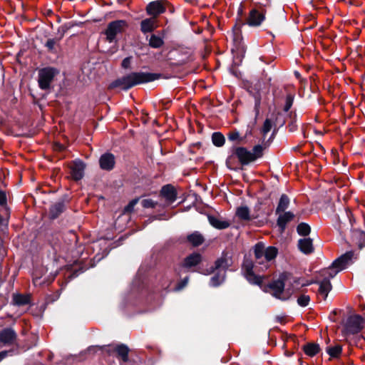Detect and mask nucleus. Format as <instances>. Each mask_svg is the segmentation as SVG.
<instances>
[{
	"mask_svg": "<svg viewBox=\"0 0 365 365\" xmlns=\"http://www.w3.org/2000/svg\"><path fill=\"white\" fill-rule=\"evenodd\" d=\"M352 238L353 241L358 245V247L361 249L365 246V232L359 230H355L352 232Z\"/></svg>",
	"mask_w": 365,
	"mask_h": 365,
	"instance_id": "23",
	"label": "nucleus"
},
{
	"mask_svg": "<svg viewBox=\"0 0 365 365\" xmlns=\"http://www.w3.org/2000/svg\"><path fill=\"white\" fill-rule=\"evenodd\" d=\"M217 272L210 279V285L212 287H217L221 284L225 279L226 272L221 270H216Z\"/></svg>",
	"mask_w": 365,
	"mask_h": 365,
	"instance_id": "26",
	"label": "nucleus"
},
{
	"mask_svg": "<svg viewBox=\"0 0 365 365\" xmlns=\"http://www.w3.org/2000/svg\"><path fill=\"white\" fill-rule=\"evenodd\" d=\"M139 199L135 198L132 200L125 207L123 210V213H130L133 211L134 207L138 203Z\"/></svg>",
	"mask_w": 365,
	"mask_h": 365,
	"instance_id": "37",
	"label": "nucleus"
},
{
	"mask_svg": "<svg viewBox=\"0 0 365 365\" xmlns=\"http://www.w3.org/2000/svg\"><path fill=\"white\" fill-rule=\"evenodd\" d=\"M6 204V195L5 192L0 190V205H5Z\"/></svg>",
	"mask_w": 365,
	"mask_h": 365,
	"instance_id": "43",
	"label": "nucleus"
},
{
	"mask_svg": "<svg viewBox=\"0 0 365 365\" xmlns=\"http://www.w3.org/2000/svg\"><path fill=\"white\" fill-rule=\"evenodd\" d=\"M274 123L275 126H279V127L284 125V124L285 123V120H284L282 115L280 113L278 112L276 114V116L274 120Z\"/></svg>",
	"mask_w": 365,
	"mask_h": 365,
	"instance_id": "40",
	"label": "nucleus"
},
{
	"mask_svg": "<svg viewBox=\"0 0 365 365\" xmlns=\"http://www.w3.org/2000/svg\"><path fill=\"white\" fill-rule=\"evenodd\" d=\"M187 241L194 247L202 245L204 242V237L197 231L187 235Z\"/></svg>",
	"mask_w": 365,
	"mask_h": 365,
	"instance_id": "24",
	"label": "nucleus"
},
{
	"mask_svg": "<svg viewBox=\"0 0 365 365\" xmlns=\"http://www.w3.org/2000/svg\"><path fill=\"white\" fill-rule=\"evenodd\" d=\"M254 252L256 264L255 265L252 260L245 258L242 264V272L250 283L260 285L262 283V278L255 274L254 268L257 269L259 266V271L267 269L271 261L277 257L278 252L274 247L270 246L265 248L262 243L258 242L254 247Z\"/></svg>",
	"mask_w": 365,
	"mask_h": 365,
	"instance_id": "1",
	"label": "nucleus"
},
{
	"mask_svg": "<svg viewBox=\"0 0 365 365\" xmlns=\"http://www.w3.org/2000/svg\"><path fill=\"white\" fill-rule=\"evenodd\" d=\"M148 44L151 48H159L163 46L164 40L161 36L152 34L148 41Z\"/></svg>",
	"mask_w": 365,
	"mask_h": 365,
	"instance_id": "29",
	"label": "nucleus"
},
{
	"mask_svg": "<svg viewBox=\"0 0 365 365\" xmlns=\"http://www.w3.org/2000/svg\"><path fill=\"white\" fill-rule=\"evenodd\" d=\"M115 350L123 362H128L129 349L127 346L124 344L118 345Z\"/></svg>",
	"mask_w": 365,
	"mask_h": 365,
	"instance_id": "31",
	"label": "nucleus"
},
{
	"mask_svg": "<svg viewBox=\"0 0 365 365\" xmlns=\"http://www.w3.org/2000/svg\"><path fill=\"white\" fill-rule=\"evenodd\" d=\"M280 213L281 214H279L277 218V224L279 227L281 232H284V230L286 228L287 224L294 219V215L291 212H283V213Z\"/></svg>",
	"mask_w": 365,
	"mask_h": 365,
	"instance_id": "19",
	"label": "nucleus"
},
{
	"mask_svg": "<svg viewBox=\"0 0 365 365\" xmlns=\"http://www.w3.org/2000/svg\"><path fill=\"white\" fill-rule=\"evenodd\" d=\"M166 1L165 0L153 1L146 6V13L151 17L157 18L166 11Z\"/></svg>",
	"mask_w": 365,
	"mask_h": 365,
	"instance_id": "9",
	"label": "nucleus"
},
{
	"mask_svg": "<svg viewBox=\"0 0 365 365\" xmlns=\"http://www.w3.org/2000/svg\"><path fill=\"white\" fill-rule=\"evenodd\" d=\"M99 164L101 169L110 170L115 165V157L110 153L102 155L99 159Z\"/></svg>",
	"mask_w": 365,
	"mask_h": 365,
	"instance_id": "14",
	"label": "nucleus"
},
{
	"mask_svg": "<svg viewBox=\"0 0 365 365\" xmlns=\"http://www.w3.org/2000/svg\"><path fill=\"white\" fill-rule=\"evenodd\" d=\"M64 29H62V31H61V29H58V32L60 33L61 32V35L59 36V38H49L47 40L46 44H45V46L47 48V49L49 51H51V52H56V50H55V46L56 45L58 44V43L59 42V41L63 38V34H64Z\"/></svg>",
	"mask_w": 365,
	"mask_h": 365,
	"instance_id": "27",
	"label": "nucleus"
},
{
	"mask_svg": "<svg viewBox=\"0 0 365 365\" xmlns=\"http://www.w3.org/2000/svg\"><path fill=\"white\" fill-rule=\"evenodd\" d=\"M158 27V20L155 17L145 19L140 22V31L143 34L150 33Z\"/></svg>",
	"mask_w": 365,
	"mask_h": 365,
	"instance_id": "15",
	"label": "nucleus"
},
{
	"mask_svg": "<svg viewBox=\"0 0 365 365\" xmlns=\"http://www.w3.org/2000/svg\"><path fill=\"white\" fill-rule=\"evenodd\" d=\"M188 282V277L184 278L177 286L176 289L178 290L182 289L183 287L186 286Z\"/></svg>",
	"mask_w": 365,
	"mask_h": 365,
	"instance_id": "44",
	"label": "nucleus"
},
{
	"mask_svg": "<svg viewBox=\"0 0 365 365\" xmlns=\"http://www.w3.org/2000/svg\"><path fill=\"white\" fill-rule=\"evenodd\" d=\"M293 101H294V96L292 94H288L286 96L285 105L284 106V110L285 112H287L291 108V107L292 106V104H293Z\"/></svg>",
	"mask_w": 365,
	"mask_h": 365,
	"instance_id": "39",
	"label": "nucleus"
},
{
	"mask_svg": "<svg viewBox=\"0 0 365 365\" xmlns=\"http://www.w3.org/2000/svg\"><path fill=\"white\" fill-rule=\"evenodd\" d=\"M310 301V297L306 294H302L297 299V303L301 307H307Z\"/></svg>",
	"mask_w": 365,
	"mask_h": 365,
	"instance_id": "38",
	"label": "nucleus"
},
{
	"mask_svg": "<svg viewBox=\"0 0 365 365\" xmlns=\"http://www.w3.org/2000/svg\"><path fill=\"white\" fill-rule=\"evenodd\" d=\"M33 282L35 286H37L38 284H41L40 278L36 277L34 279Z\"/></svg>",
	"mask_w": 365,
	"mask_h": 365,
	"instance_id": "47",
	"label": "nucleus"
},
{
	"mask_svg": "<svg viewBox=\"0 0 365 365\" xmlns=\"http://www.w3.org/2000/svg\"><path fill=\"white\" fill-rule=\"evenodd\" d=\"M299 250L305 255H309L314 252L313 241L310 237L299 239L297 244Z\"/></svg>",
	"mask_w": 365,
	"mask_h": 365,
	"instance_id": "16",
	"label": "nucleus"
},
{
	"mask_svg": "<svg viewBox=\"0 0 365 365\" xmlns=\"http://www.w3.org/2000/svg\"><path fill=\"white\" fill-rule=\"evenodd\" d=\"M232 255L230 252H224L222 256L215 261V266L211 267L210 273L215 272V270L226 272V270L232 265Z\"/></svg>",
	"mask_w": 365,
	"mask_h": 365,
	"instance_id": "10",
	"label": "nucleus"
},
{
	"mask_svg": "<svg viewBox=\"0 0 365 365\" xmlns=\"http://www.w3.org/2000/svg\"><path fill=\"white\" fill-rule=\"evenodd\" d=\"M12 353V351H2L0 352V361L6 358L9 354Z\"/></svg>",
	"mask_w": 365,
	"mask_h": 365,
	"instance_id": "46",
	"label": "nucleus"
},
{
	"mask_svg": "<svg viewBox=\"0 0 365 365\" xmlns=\"http://www.w3.org/2000/svg\"><path fill=\"white\" fill-rule=\"evenodd\" d=\"M127 26L128 24L125 20H116L110 22L104 32L107 41L109 43L115 42L117 36L122 34Z\"/></svg>",
	"mask_w": 365,
	"mask_h": 365,
	"instance_id": "6",
	"label": "nucleus"
},
{
	"mask_svg": "<svg viewBox=\"0 0 365 365\" xmlns=\"http://www.w3.org/2000/svg\"><path fill=\"white\" fill-rule=\"evenodd\" d=\"M228 139L231 141H235V140H237L238 139H240V133L237 130H234V131H232L230 132L229 134H228Z\"/></svg>",
	"mask_w": 365,
	"mask_h": 365,
	"instance_id": "42",
	"label": "nucleus"
},
{
	"mask_svg": "<svg viewBox=\"0 0 365 365\" xmlns=\"http://www.w3.org/2000/svg\"><path fill=\"white\" fill-rule=\"evenodd\" d=\"M264 12L259 11L257 9H253L250 11V15L247 19V24L250 26H258L264 20Z\"/></svg>",
	"mask_w": 365,
	"mask_h": 365,
	"instance_id": "13",
	"label": "nucleus"
},
{
	"mask_svg": "<svg viewBox=\"0 0 365 365\" xmlns=\"http://www.w3.org/2000/svg\"><path fill=\"white\" fill-rule=\"evenodd\" d=\"M210 224L216 229L224 230L230 227V223L227 220H225L212 215L208 216Z\"/></svg>",
	"mask_w": 365,
	"mask_h": 365,
	"instance_id": "22",
	"label": "nucleus"
},
{
	"mask_svg": "<svg viewBox=\"0 0 365 365\" xmlns=\"http://www.w3.org/2000/svg\"><path fill=\"white\" fill-rule=\"evenodd\" d=\"M233 154L237 158L242 165H248L250 163L262 156L263 148L262 145H257L250 151L245 148L238 147L234 149Z\"/></svg>",
	"mask_w": 365,
	"mask_h": 365,
	"instance_id": "4",
	"label": "nucleus"
},
{
	"mask_svg": "<svg viewBox=\"0 0 365 365\" xmlns=\"http://www.w3.org/2000/svg\"><path fill=\"white\" fill-rule=\"evenodd\" d=\"M289 202V197L285 194H282L276 209V214L284 212L288 208Z\"/></svg>",
	"mask_w": 365,
	"mask_h": 365,
	"instance_id": "25",
	"label": "nucleus"
},
{
	"mask_svg": "<svg viewBox=\"0 0 365 365\" xmlns=\"http://www.w3.org/2000/svg\"><path fill=\"white\" fill-rule=\"evenodd\" d=\"M133 365H139L138 363L135 362Z\"/></svg>",
	"mask_w": 365,
	"mask_h": 365,
	"instance_id": "48",
	"label": "nucleus"
},
{
	"mask_svg": "<svg viewBox=\"0 0 365 365\" xmlns=\"http://www.w3.org/2000/svg\"><path fill=\"white\" fill-rule=\"evenodd\" d=\"M202 259V256L199 253H192L187 256L182 264L183 269H190L197 265Z\"/></svg>",
	"mask_w": 365,
	"mask_h": 365,
	"instance_id": "18",
	"label": "nucleus"
},
{
	"mask_svg": "<svg viewBox=\"0 0 365 365\" xmlns=\"http://www.w3.org/2000/svg\"><path fill=\"white\" fill-rule=\"evenodd\" d=\"M269 287L272 290V296L275 298L283 301L289 298V295L284 292V281L282 277L272 282Z\"/></svg>",
	"mask_w": 365,
	"mask_h": 365,
	"instance_id": "11",
	"label": "nucleus"
},
{
	"mask_svg": "<svg viewBox=\"0 0 365 365\" xmlns=\"http://www.w3.org/2000/svg\"><path fill=\"white\" fill-rule=\"evenodd\" d=\"M274 125V118L272 116L270 118H267L264 120L262 128V133L264 136H265L271 130Z\"/></svg>",
	"mask_w": 365,
	"mask_h": 365,
	"instance_id": "36",
	"label": "nucleus"
},
{
	"mask_svg": "<svg viewBox=\"0 0 365 365\" xmlns=\"http://www.w3.org/2000/svg\"><path fill=\"white\" fill-rule=\"evenodd\" d=\"M58 73L57 69L46 67L40 69L38 73V83L41 90H48L54 77Z\"/></svg>",
	"mask_w": 365,
	"mask_h": 365,
	"instance_id": "5",
	"label": "nucleus"
},
{
	"mask_svg": "<svg viewBox=\"0 0 365 365\" xmlns=\"http://www.w3.org/2000/svg\"><path fill=\"white\" fill-rule=\"evenodd\" d=\"M236 216L241 220L250 221L252 219H255L257 215H251L250 209L247 206L243 205L238 207L235 212Z\"/></svg>",
	"mask_w": 365,
	"mask_h": 365,
	"instance_id": "20",
	"label": "nucleus"
},
{
	"mask_svg": "<svg viewBox=\"0 0 365 365\" xmlns=\"http://www.w3.org/2000/svg\"><path fill=\"white\" fill-rule=\"evenodd\" d=\"M142 205L145 208L154 207L155 206V202L151 199H145L142 202Z\"/></svg>",
	"mask_w": 365,
	"mask_h": 365,
	"instance_id": "41",
	"label": "nucleus"
},
{
	"mask_svg": "<svg viewBox=\"0 0 365 365\" xmlns=\"http://www.w3.org/2000/svg\"><path fill=\"white\" fill-rule=\"evenodd\" d=\"M364 327V319L358 314L352 315L348 317L346 324L345 330L348 334H355L361 331Z\"/></svg>",
	"mask_w": 365,
	"mask_h": 365,
	"instance_id": "8",
	"label": "nucleus"
},
{
	"mask_svg": "<svg viewBox=\"0 0 365 365\" xmlns=\"http://www.w3.org/2000/svg\"><path fill=\"white\" fill-rule=\"evenodd\" d=\"M65 205L63 202H58L51 206L50 208L51 217L55 219L63 212Z\"/></svg>",
	"mask_w": 365,
	"mask_h": 365,
	"instance_id": "28",
	"label": "nucleus"
},
{
	"mask_svg": "<svg viewBox=\"0 0 365 365\" xmlns=\"http://www.w3.org/2000/svg\"><path fill=\"white\" fill-rule=\"evenodd\" d=\"M16 334L11 328L3 329L0 332V341L4 344H11L15 340Z\"/></svg>",
	"mask_w": 365,
	"mask_h": 365,
	"instance_id": "21",
	"label": "nucleus"
},
{
	"mask_svg": "<svg viewBox=\"0 0 365 365\" xmlns=\"http://www.w3.org/2000/svg\"><path fill=\"white\" fill-rule=\"evenodd\" d=\"M341 346L336 344L334 346H329L327 348V354L332 358H336L340 356L341 353Z\"/></svg>",
	"mask_w": 365,
	"mask_h": 365,
	"instance_id": "35",
	"label": "nucleus"
},
{
	"mask_svg": "<svg viewBox=\"0 0 365 365\" xmlns=\"http://www.w3.org/2000/svg\"><path fill=\"white\" fill-rule=\"evenodd\" d=\"M160 195L165 199L168 204L173 203L176 200V192L170 185H167L162 187Z\"/></svg>",
	"mask_w": 365,
	"mask_h": 365,
	"instance_id": "17",
	"label": "nucleus"
},
{
	"mask_svg": "<svg viewBox=\"0 0 365 365\" xmlns=\"http://www.w3.org/2000/svg\"><path fill=\"white\" fill-rule=\"evenodd\" d=\"M353 257L354 252L352 251L346 252L336 259L330 267L319 272L315 283L319 284V294L323 297L324 299H327L328 294L332 289L330 279L351 264Z\"/></svg>",
	"mask_w": 365,
	"mask_h": 365,
	"instance_id": "2",
	"label": "nucleus"
},
{
	"mask_svg": "<svg viewBox=\"0 0 365 365\" xmlns=\"http://www.w3.org/2000/svg\"><path fill=\"white\" fill-rule=\"evenodd\" d=\"M85 164L81 160H76L70 165V174L72 179L79 180L83 178L84 175Z\"/></svg>",
	"mask_w": 365,
	"mask_h": 365,
	"instance_id": "12",
	"label": "nucleus"
},
{
	"mask_svg": "<svg viewBox=\"0 0 365 365\" xmlns=\"http://www.w3.org/2000/svg\"><path fill=\"white\" fill-rule=\"evenodd\" d=\"M264 83L262 81H257L255 83L252 85L248 91L255 99V112L256 117L259 115L260 111V106L262 101V90Z\"/></svg>",
	"mask_w": 365,
	"mask_h": 365,
	"instance_id": "7",
	"label": "nucleus"
},
{
	"mask_svg": "<svg viewBox=\"0 0 365 365\" xmlns=\"http://www.w3.org/2000/svg\"><path fill=\"white\" fill-rule=\"evenodd\" d=\"M310 231V226L305 222H301L297 227V233L299 235L304 236L305 237L309 235Z\"/></svg>",
	"mask_w": 365,
	"mask_h": 365,
	"instance_id": "33",
	"label": "nucleus"
},
{
	"mask_svg": "<svg viewBox=\"0 0 365 365\" xmlns=\"http://www.w3.org/2000/svg\"><path fill=\"white\" fill-rule=\"evenodd\" d=\"M14 304L18 306L28 304L30 302L29 295H24L20 294H14L13 296Z\"/></svg>",
	"mask_w": 365,
	"mask_h": 365,
	"instance_id": "32",
	"label": "nucleus"
},
{
	"mask_svg": "<svg viewBox=\"0 0 365 365\" xmlns=\"http://www.w3.org/2000/svg\"><path fill=\"white\" fill-rule=\"evenodd\" d=\"M130 64V57H127V58H124L122 61V67L124 68H129Z\"/></svg>",
	"mask_w": 365,
	"mask_h": 365,
	"instance_id": "45",
	"label": "nucleus"
},
{
	"mask_svg": "<svg viewBox=\"0 0 365 365\" xmlns=\"http://www.w3.org/2000/svg\"><path fill=\"white\" fill-rule=\"evenodd\" d=\"M212 141L215 145L221 147L225 144V139L222 133L215 132L212 135Z\"/></svg>",
	"mask_w": 365,
	"mask_h": 365,
	"instance_id": "34",
	"label": "nucleus"
},
{
	"mask_svg": "<svg viewBox=\"0 0 365 365\" xmlns=\"http://www.w3.org/2000/svg\"><path fill=\"white\" fill-rule=\"evenodd\" d=\"M319 346L317 344L309 343L304 346L305 354L309 356H314L319 351Z\"/></svg>",
	"mask_w": 365,
	"mask_h": 365,
	"instance_id": "30",
	"label": "nucleus"
},
{
	"mask_svg": "<svg viewBox=\"0 0 365 365\" xmlns=\"http://www.w3.org/2000/svg\"><path fill=\"white\" fill-rule=\"evenodd\" d=\"M161 74L149 72H132L113 81L109 88H120L127 91L137 85L152 82L159 79Z\"/></svg>",
	"mask_w": 365,
	"mask_h": 365,
	"instance_id": "3",
	"label": "nucleus"
}]
</instances>
